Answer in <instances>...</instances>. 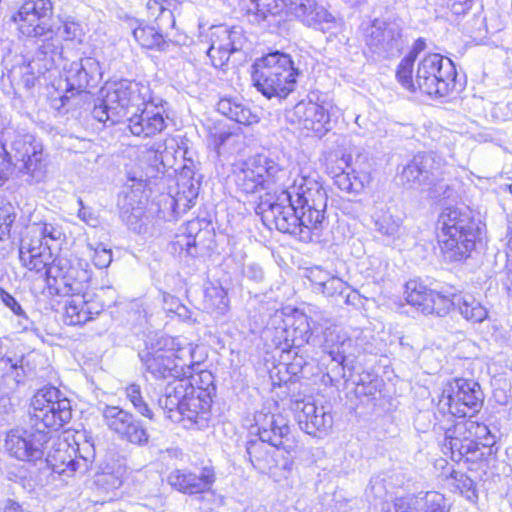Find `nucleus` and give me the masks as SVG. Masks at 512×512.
Listing matches in <instances>:
<instances>
[{"label":"nucleus","instance_id":"f257e3e1","mask_svg":"<svg viewBox=\"0 0 512 512\" xmlns=\"http://www.w3.org/2000/svg\"><path fill=\"white\" fill-rule=\"evenodd\" d=\"M326 207L327 194L322 185L311 177L298 175L291 185L284 184L278 195L268 194L255 211L273 222L280 232L308 241L312 231L322 229Z\"/></svg>","mask_w":512,"mask_h":512},{"label":"nucleus","instance_id":"f03ea898","mask_svg":"<svg viewBox=\"0 0 512 512\" xmlns=\"http://www.w3.org/2000/svg\"><path fill=\"white\" fill-rule=\"evenodd\" d=\"M253 84L268 99H285L295 90L301 74L290 55L275 51L256 59L252 65Z\"/></svg>","mask_w":512,"mask_h":512},{"label":"nucleus","instance_id":"7ed1b4c3","mask_svg":"<svg viewBox=\"0 0 512 512\" xmlns=\"http://www.w3.org/2000/svg\"><path fill=\"white\" fill-rule=\"evenodd\" d=\"M288 174V170L274 160L257 155L242 163L235 173V184L239 190L246 194L265 191L259 197L260 201L256 206L257 208L268 194L278 195L281 187H284V181L287 180Z\"/></svg>","mask_w":512,"mask_h":512},{"label":"nucleus","instance_id":"20e7f679","mask_svg":"<svg viewBox=\"0 0 512 512\" xmlns=\"http://www.w3.org/2000/svg\"><path fill=\"white\" fill-rule=\"evenodd\" d=\"M149 98V85L142 82L121 80L105 88V95L95 105L92 115L102 123L116 124L128 116V107L144 104Z\"/></svg>","mask_w":512,"mask_h":512},{"label":"nucleus","instance_id":"39448f33","mask_svg":"<svg viewBox=\"0 0 512 512\" xmlns=\"http://www.w3.org/2000/svg\"><path fill=\"white\" fill-rule=\"evenodd\" d=\"M447 164L434 153L418 154L404 166L401 179L410 187L428 191L432 198L450 197L449 186L444 182Z\"/></svg>","mask_w":512,"mask_h":512},{"label":"nucleus","instance_id":"423d86ee","mask_svg":"<svg viewBox=\"0 0 512 512\" xmlns=\"http://www.w3.org/2000/svg\"><path fill=\"white\" fill-rule=\"evenodd\" d=\"M30 423L46 431L59 430L72 417L70 401L54 386L39 389L31 401Z\"/></svg>","mask_w":512,"mask_h":512},{"label":"nucleus","instance_id":"0eeeda50","mask_svg":"<svg viewBox=\"0 0 512 512\" xmlns=\"http://www.w3.org/2000/svg\"><path fill=\"white\" fill-rule=\"evenodd\" d=\"M457 71L451 59L438 53L426 55L418 64L416 84L423 93L448 96L456 87Z\"/></svg>","mask_w":512,"mask_h":512},{"label":"nucleus","instance_id":"6e6552de","mask_svg":"<svg viewBox=\"0 0 512 512\" xmlns=\"http://www.w3.org/2000/svg\"><path fill=\"white\" fill-rule=\"evenodd\" d=\"M483 399V392L476 381L456 378L445 384L437 406L442 413L462 418L478 412Z\"/></svg>","mask_w":512,"mask_h":512},{"label":"nucleus","instance_id":"1a4fd4ad","mask_svg":"<svg viewBox=\"0 0 512 512\" xmlns=\"http://www.w3.org/2000/svg\"><path fill=\"white\" fill-rule=\"evenodd\" d=\"M45 276L49 289H54L58 295L71 297L84 293L92 271L87 262L57 257L48 266Z\"/></svg>","mask_w":512,"mask_h":512},{"label":"nucleus","instance_id":"9d476101","mask_svg":"<svg viewBox=\"0 0 512 512\" xmlns=\"http://www.w3.org/2000/svg\"><path fill=\"white\" fill-rule=\"evenodd\" d=\"M12 165L28 176L31 182L39 183L47 174V161L42 145L30 134L18 135L11 144Z\"/></svg>","mask_w":512,"mask_h":512},{"label":"nucleus","instance_id":"9b49d317","mask_svg":"<svg viewBox=\"0 0 512 512\" xmlns=\"http://www.w3.org/2000/svg\"><path fill=\"white\" fill-rule=\"evenodd\" d=\"M50 438L49 431L31 424L29 429L11 431L6 437L5 446L15 459L35 462L43 458Z\"/></svg>","mask_w":512,"mask_h":512},{"label":"nucleus","instance_id":"f8f14e48","mask_svg":"<svg viewBox=\"0 0 512 512\" xmlns=\"http://www.w3.org/2000/svg\"><path fill=\"white\" fill-rule=\"evenodd\" d=\"M163 107L153 102L152 91L149 88V98L144 104L128 107L129 131L139 137H152L161 133L167 127V116Z\"/></svg>","mask_w":512,"mask_h":512},{"label":"nucleus","instance_id":"ddd939ff","mask_svg":"<svg viewBox=\"0 0 512 512\" xmlns=\"http://www.w3.org/2000/svg\"><path fill=\"white\" fill-rule=\"evenodd\" d=\"M57 445L58 447L53 452L49 451L47 454V462L53 472L70 477L76 472L84 473L88 470L89 463L95 455L94 445L90 440L86 439L82 447L77 444L79 455H76L73 448L71 449L75 453L74 457L69 453L70 446L67 442L62 441Z\"/></svg>","mask_w":512,"mask_h":512},{"label":"nucleus","instance_id":"4468645a","mask_svg":"<svg viewBox=\"0 0 512 512\" xmlns=\"http://www.w3.org/2000/svg\"><path fill=\"white\" fill-rule=\"evenodd\" d=\"M102 416L108 429L117 435L120 440L138 446H144L148 443L149 434L147 430L132 413L118 406H106L103 409Z\"/></svg>","mask_w":512,"mask_h":512},{"label":"nucleus","instance_id":"2eb2a0df","mask_svg":"<svg viewBox=\"0 0 512 512\" xmlns=\"http://www.w3.org/2000/svg\"><path fill=\"white\" fill-rule=\"evenodd\" d=\"M52 9L50 0H26L12 19L23 35L42 37L53 31L48 25Z\"/></svg>","mask_w":512,"mask_h":512},{"label":"nucleus","instance_id":"dca6fc26","mask_svg":"<svg viewBox=\"0 0 512 512\" xmlns=\"http://www.w3.org/2000/svg\"><path fill=\"white\" fill-rule=\"evenodd\" d=\"M63 76L66 82V93L72 96L94 87L101 76L99 62L92 57L82 58L69 65L63 66ZM70 96L64 94L60 97L61 106H65Z\"/></svg>","mask_w":512,"mask_h":512},{"label":"nucleus","instance_id":"f3484780","mask_svg":"<svg viewBox=\"0 0 512 512\" xmlns=\"http://www.w3.org/2000/svg\"><path fill=\"white\" fill-rule=\"evenodd\" d=\"M254 421L259 439L289 452L292 445L290 444V426L286 417L263 409L255 414Z\"/></svg>","mask_w":512,"mask_h":512},{"label":"nucleus","instance_id":"a211bd4d","mask_svg":"<svg viewBox=\"0 0 512 512\" xmlns=\"http://www.w3.org/2000/svg\"><path fill=\"white\" fill-rule=\"evenodd\" d=\"M437 238L445 242L446 251L452 249L453 238L456 233L465 231L471 235V231L477 229L471 211L467 207H447L439 215L437 222Z\"/></svg>","mask_w":512,"mask_h":512},{"label":"nucleus","instance_id":"6ab92c4d","mask_svg":"<svg viewBox=\"0 0 512 512\" xmlns=\"http://www.w3.org/2000/svg\"><path fill=\"white\" fill-rule=\"evenodd\" d=\"M282 447H276L262 439L251 440L247 443L246 451L252 466L261 473H268L273 468L280 467L290 470L293 461L282 455Z\"/></svg>","mask_w":512,"mask_h":512},{"label":"nucleus","instance_id":"aec40b11","mask_svg":"<svg viewBox=\"0 0 512 512\" xmlns=\"http://www.w3.org/2000/svg\"><path fill=\"white\" fill-rule=\"evenodd\" d=\"M212 398L210 393L204 389L189 391L182 404V412L175 411L171 421L178 423L184 420L202 429L208 425L211 417Z\"/></svg>","mask_w":512,"mask_h":512},{"label":"nucleus","instance_id":"412c9836","mask_svg":"<svg viewBox=\"0 0 512 512\" xmlns=\"http://www.w3.org/2000/svg\"><path fill=\"white\" fill-rule=\"evenodd\" d=\"M293 409L300 429L309 435L326 432L333 425L330 411L311 399L295 401Z\"/></svg>","mask_w":512,"mask_h":512},{"label":"nucleus","instance_id":"4be33fe9","mask_svg":"<svg viewBox=\"0 0 512 512\" xmlns=\"http://www.w3.org/2000/svg\"><path fill=\"white\" fill-rule=\"evenodd\" d=\"M139 357L145 366V370L154 378L165 379L168 377L179 378L182 370L179 369L174 353L171 350H165L161 346V341H157L154 346L146 347L139 353Z\"/></svg>","mask_w":512,"mask_h":512},{"label":"nucleus","instance_id":"5701e85b","mask_svg":"<svg viewBox=\"0 0 512 512\" xmlns=\"http://www.w3.org/2000/svg\"><path fill=\"white\" fill-rule=\"evenodd\" d=\"M383 510L385 512H449L445 497L435 491L396 498Z\"/></svg>","mask_w":512,"mask_h":512},{"label":"nucleus","instance_id":"b1692460","mask_svg":"<svg viewBox=\"0 0 512 512\" xmlns=\"http://www.w3.org/2000/svg\"><path fill=\"white\" fill-rule=\"evenodd\" d=\"M99 294L80 293L71 296L64 307V322L67 325H83L98 316L105 307Z\"/></svg>","mask_w":512,"mask_h":512},{"label":"nucleus","instance_id":"393cba45","mask_svg":"<svg viewBox=\"0 0 512 512\" xmlns=\"http://www.w3.org/2000/svg\"><path fill=\"white\" fill-rule=\"evenodd\" d=\"M367 44L378 54L394 56L403 46L400 32L385 21L375 20L367 33Z\"/></svg>","mask_w":512,"mask_h":512},{"label":"nucleus","instance_id":"a878e982","mask_svg":"<svg viewBox=\"0 0 512 512\" xmlns=\"http://www.w3.org/2000/svg\"><path fill=\"white\" fill-rule=\"evenodd\" d=\"M293 121L303 129L313 131L319 135L331 129L330 115L326 107L312 101H301L293 109Z\"/></svg>","mask_w":512,"mask_h":512},{"label":"nucleus","instance_id":"bb28decb","mask_svg":"<svg viewBox=\"0 0 512 512\" xmlns=\"http://www.w3.org/2000/svg\"><path fill=\"white\" fill-rule=\"evenodd\" d=\"M19 259L24 267L37 273L42 271L45 273L54 260L50 246L26 233L20 242Z\"/></svg>","mask_w":512,"mask_h":512},{"label":"nucleus","instance_id":"cd10ccee","mask_svg":"<svg viewBox=\"0 0 512 512\" xmlns=\"http://www.w3.org/2000/svg\"><path fill=\"white\" fill-rule=\"evenodd\" d=\"M237 34L226 26H216L211 29V43L207 55L215 68H223L231 54L238 50L235 41Z\"/></svg>","mask_w":512,"mask_h":512},{"label":"nucleus","instance_id":"c85d7f7f","mask_svg":"<svg viewBox=\"0 0 512 512\" xmlns=\"http://www.w3.org/2000/svg\"><path fill=\"white\" fill-rule=\"evenodd\" d=\"M284 8L308 27L323 29L324 24L331 23L333 16L316 0H283Z\"/></svg>","mask_w":512,"mask_h":512},{"label":"nucleus","instance_id":"c756f323","mask_svg":"<svg viewBox=\"0 0 512 512\" xmlns=\"http://www.w3.org/2000/svg\"><path fill=\"white\" fill-rule=\"evenodd\" d=\"M214 480V471L208 467L201 469L198 474L186 470H175L168 476V482L172 487L187 494L210 490Z\"/></svg>","mask_w":512,"mask_h":512},{"label":"nucleus","instance_id":"7c9ffc66","mask_svg":"<svg viewBox=\"0 0 512 512\" xmlns=\"http://www.w3.org/2000/svg\"><path fill=\"white\" fill-rule=\"evenodd\" d=\"M42 43L39 44L35 57L28 63L29 68H37L39 74H45L63 62L62 43L54 32L43 35Z\"/></svg>","mask_w":512,"mask_h":512},{"label":"nucleus","instance_id":"2f4dec72","mask_svg":"<svg viewBox=\"0 0 512 512\" xmlns=\"http://www.w3.org/2000/svg\"><path fill=\"white\" fill-rule=\"evenodd\" d=\"M189 391H193V385L186 378L175 379L166 386L163 396L158 400V405L168 419L171 420L175 411L182 412V404Z\"/></svg>","mask_w":512,"mask_h":512},{"label":"nucleus","instance_id":"473e14b6","mask_svg":"<svg viewBox=\"0 0 512 512\" xmlns=\"http://www.w3.org/2000/svg\"><path fill=\"white\" fill-rule=\"evenodd\" d=\"M477 234L478 229L472 230L470 236L464 230L456 233L452 237L453 242L450 251H446L444 248L445 242H442V239H438L443 257L449 262H460L467 259L475 248Z\"/></svg>","mask_w":512,"mask_h":512},{"label":"nucleus","instance_id":"72a5a7b5","mask_svg":"<svg viewBox=\"0 0 512 512\" xmlns=\"http://www.w3.org/2000/svg\"><path fill=\"white\" fill-rule=\"evenodd\" d=\"M445 446L452 453V457L461 460L463 457L473 460L474 455L479 451V442L472 439L468 434H458L455 432V426L448 429L445 433Z\"/></svg>","mask_w":512,"mask_h":512},{"label":"nucleus","instance_id":"f704fd0d","mask_svg":"<svg viewBox=\"0 0 512 512\" xmlns=\"http://www.w3.org/2000/svg\"><path fill=\"white\" fill-rule=\"evenodd\" d=\"M433 290L424 284L411 280L406 283V300L423 314H433V305H430Z\"/></svg>","mask_w":512,"mask_h":512},{"label":"nucleus","instance_id":"c9c22d12","mask_svg":"<svg viewBox=\"0 0 512 512\" xmlns=\"http://www.w3.org/2000/svg\"><path fill=\"white\" fill-rule=\"evenodd\" d=\"M283 10V0H251L247 13L251 22L260 24L261 22L270 23V18L279 15Z\"/></svg>","mask_w":512,"mask_h":512},{"label":"nucleus","instance_id":"e433bc0d","mask_svg":"<svg viewBox=\"0 0 512 512\" xmlns=\"http://www.w3.org/2000/svg\"><path fill=\"white\" fill-rule=\"evenodd\" d=\"M217 109L221 114L239 124L251 125L259 120L249 107L232 99H221L217 104Z\"/></svg>","mask_w":512,"mask_h":512},{"label":"nucleus","instance_id":"4c0bfd02","mask_svg":"<svg viewBox=\"0 0 512 512\" xmlns=\"http://www.w3.org/2000/svg\"><path fill=\"white\" fill-rule=\"evenodd\" d=\"M456 306L466 320L474 323H481L488 316V310L470 294L458 295Z\"/></svg>","mask_w":512,"mask_h":512},{"label":"nucleus","instance_id":"58836bf2","mask_svg":"<svg viewBox=\"0 0 512 512\" xmlns=\"http://www.w3.org/2000/svg\"><path fill=\"white\" fill-rule=\"evenodd\" d=\"M133 36L142 47L147 49L164 51L170 45V42L164 39L162 33L153 26L140 25L133 30Z\"/></svg>","mask_w":512,"mask_h":512},{"label":"nucleus","instance_id":"ea45409f","mask_svg":"<svg viewBox=\"0 0 512 512\" xmlns=\"http://www.w3.org/2000/svg\"><path fill=\"white\" fill-rule=\"evenodd\" d=\"M455 432L458 434H468L469 437L475 439L483 447L490 446L493 443V437L488 426L473 420L456 423Z\"/></svg>","mask_w":512,"mask_h":512},{"label":"nucleus","instance_id":"a19ab883","mask_svg":"<svg viewBox=\"0 0 512 512\" xmlns=\"http://www.w3.org/2000/svg\"><path fill=\"white\" fill-rule=\"evenodd\" d=\"M26 234L48 246L51 242L62 241L64 238L61 226L51 223H34L27 227Z\"/></svg>","mask_w":512,"mask_h":512},{"label":"nucleus","instance_id":"79ce46f5","mask_svg":"<svg viewBox=\"0 0 512 512\" xmlns=\"http://www.w3.org/2000/svg\"><path fill=\"white\" fill-rule=\"evenodd\" d=\"M374 225L377 232L383 236L395 239L399 236L401 230V221L394 218L388 211H377L373 215Z\"/></svg>","mask_w":512,"mask_h":512},{"label":"nucleus","instance_id":"37998d69","mask_svg":"<svg viewBox=\"0 0 512 512\" xmlns=\"http://www.w3.org/2000/svg\"><path fill=\"white\" fill-rule=\"evenodd\" d=\"M125 395L139 414L150 420L154 419V414L143 397L140 385L135 383L129 384L125 388Z\"/></svg>","mask_w":512,"mask_h":512},{"label":"nucleus","instance_id":"c03bdc74","mask_svg":"<svg viewBox=\"0 0 512 512\" xmlns=\"http://www.w3.org/2000/svg\"><path fill=\"white\" fill-rule=\"evenodd\" d=\"M226 291L220 286H211L205 290L206 307L216 310L218 314H224L228 308Z\"/></svg>","mask_w":512,"mask_h":512},{"label":"nucleus","instance_id":"a18cd8bd","mask_svg":"<svg viewBox=\"0 0 512 512\" xmlns=\"http://www.w3.org/2000/svg\"><path fill=\"white\" fill-rule=\"evenodd\" d=\"M414 62L411 57H404L398 65L396 77L401 85L409 90L416 91L418 89L416 79L413 80L412 72Z\"/></svg>","mask_w":512,"mask_h":512},{"label":"nucleus","instance_id":"49530a36","mask_svg":"<svg viewBox=\"0 0 512 512\" xmlns=\"http://www.w3.org/2000/svg\"><path fill=\"white\" fill-rule=\"evenodd\" d=\"M179 152H181V149L176 147L173 141H171V144L165 141V150L161 151L160 161L158 162L161 165L160 169L163 173L167 169H174L175 171L178 170Z\"/></svg>","mask_w":512,"mask_h":512},{"label":"nucleus","instance_id":"de8ad7c7","mask_svg":"<svg viewBox=\"0 0 512 512\" xmlns=\"http://www.w3.org/2000/svg\"><path fill=\"white\" fill-rule=\"evenodd\" d=\"M431 304L433 305V313L438 316H443L449 312L451 307L456 306V297L458 295H452V297H448L443 295L435 290L432 292Z\"/></svg>","mask_w":512,"mask_h":512},{"label":"nucleus","instance_id":"09e8293b","mask_svg":"<svg viewBox=\"0 0 512 512\" xmlns=\"http://www.w3.org/2000/svg\"><path fill=\"white\" fill-rule=\"evenodd\" d=\"M170 0H147L146 9L149 17L155 18V20L161 18L172 19L173 14L169 8Z\"/></svg>","mask_w":512,"mask_h":512},{"label":"nucleus","instance_id":"8fccbe9b","mask_svg":"<svg viewBox=\"0 0 512 512\" xmlns=\"http://www.w3.org/2000/svg\"><path fill=\"white\" fill-rule=\"evenodd\" d=\"M317 283L318 289L328 297L342 295L347 290L346 283L338 277H330Z\"/></svg>","mask_w":512,"mask_h":512},{"label":"nucleus","instance_id":"3c124183","mask_svg":"<svg viewBox=\"0 0 512 512\" xmlns=\"http://www.w3.org/2000/svg\"><path fill=\"white\" fill-rule=\"evenodd\" d=\"M165 150V141L155 142L150 147L146 148L143 152V159L148 163V165L157 173H163L160 169V157L161 151Z\"/></svg>","mask_w":512,"mask_h":512},{"label":"nucleus","instance_id":"603ef678","mask_svg":"<svg viewBox=\"0 0 512 512\" xmlns=\"http://www.w3.org/2000/svg\"><path fill=\"white\" fill-rule=\"evenodd\" d=\"M0 301L8 307L15 315L22 318L20 324L24 330L28 329V318L18 301L6 290L0 287Z\"/></svg>","mask_w":512,"mask_h":512},{"label":"nucleus","instance_id":"864d4df0","mask_svg":"<svg viewBox=\"0 0 512 512\" xmlns=\"http://www.w3.org/2000/svg\"><path fill=\"white\" fill-rule=\"evenodd\" d=\"M334 184L342 191L347 193L357 192L362 184L356 177H351L349 173L341 171L334 175Z\"/></svg>","mask_w":512,"mask_h":512},{"label":"nucleus","instance_id":"5fc2aeb1","mask_svg":"<svg viewBox=\"0 0 512 512\" xmlns=\"http://www.w3.org/2000/svg\"><path fill=\"white\" fill-rule=\"evenodd\" d=\"M456 488L460 493L465 496L469 501H475L478 496L476 493L474 481L466 475L460 473L455 476Z\"/></svg>","mask_w":512,"mask_h":512},{"label":"nucleus","instance_id":"6e6d98bb","mask_svg":"<svg viewBox=\"0 0 512 512\" xmlns=\"http://www.w3.org/2000/svg\"><path fill=\"white\" fill-rule=\"evenodd\" d=\"M335 338H339V336H335ZM344 345V341L341 344L334 343V334L332 331L328 330L325 332V350L329 353L334 361L342 362L345 359L344 351L342 350V346Z\"/></svg>","mask_w":512,"mask_h":512},{"label":"nucleus","instance_id":"4d7b16f0","mask_svg":"<svg viewBox=\"0 0 512 512\" xmlns=\"http://www.w3.org/2000/svg\"><path fill=\"white\" fill-rule=\"evenodd\" d=\"M92 261L99 269L107 268L112 262V251L99 244L94 248Z\"/></svg>","mask_w":512,"mask_h":512},{"label":"nucleus","instance_id":"13d9d810","mask_svg":"<svg viewBox=\"0 0 512 512\" xmlns=\"http://www.w3.org/2000/svg\"><path fill=\"white\" fill-rule=\"evenodd\" d=\"M12 163L11 152H8L5 145L0 141V185L8 179Z\"/></svg>","mask_w":512,"mask_h":512},{"label":"nucleus","instance_id":"bf43d9fd","mask_svg":"<svg viewBox=\"0 0 512 512\" xmlns=\"http://www.w3.org/2000/svg\"><path fill=\"white\" fill-rule=\"evenodd\" d=\"M62 34L65 40H77L81 41L84 32L81 25L73 20H67L64 22L62 27Z\"/></svg>","mask_w":512,"mask_h":512},{"label":"nucleus","instance_id":"052dcab7","mask_svg":"<svg viewBox=\"0 0 512 512\" xmlns=\"http://www.w3.org/2000/svg\"><path fill=\"white\" fill-rule=\"evenodd\" d=\"M242 273L246 278L254 282H261L264 279V271L262 267L256 263L244 265Z\"/></svg>","mask_w":512,"mask_h":512},{"label":"nucleus","instance_id":"680f3d73","mask_svg":"<svg viewBox=\"0 0 512 512\" xmlns=\"http://www.w3.org/2000/svg\"><path fill=\"white\" fill-rule=\"evenodd\" d=\"M15 220V215L11 213L10 206L0 207V229L9 234L10 227Z\"/></svg>","mask_w":512,"mask_h":512},{"label":"nucleus","instance_id":"e2e57ef3","mask_svg":"<svg viewBox=\"0 0 512 512\" xmlns=\"http://www.w3.org/2000/svg\"><path fill=\"white\" fill-rule=\"evenodd\" d=\"M28 64L21 67L22 82L26 88H31L35 85L37 78L41 75L37 72V68L27 69Z\"/></svg>","mask_w":512,"mask_h":512},{"label":"nucleus","instance_id":"0e129e2a","mask_svg":"<svg viewBox=\"0 0 512 512\" xmlns=\"http://www.w3.org/2000/svg\"><path fill=\"white\" fill-rule=\"evenodd\" d=\"M187 155H188V151L186 149L185 150L181 149V152H179V156L181 157V160H179L177 168L181 169L186 176H191L193 174V170H194V162Z\"/></svg>","mask_w":512,"mask_h":512},{"label":"nucleus","instance_id":"69168bd1","mask_svg":"<svg viewBox=\"0 0 512 512\" xmlns=\"http://www.w3.org/2000/svg\"><path fill=\"white\" fill-rule=\"evenodd\" d=\"M79 204L81 205V208L78 211V217L86 224L90 226H95L97 223V219L94 216V214L91 212L90 209H87L83 206V202L81 199H79Z\"/></svg>","mask_w":512,"mask_h":512},{"label":"nucleus","instance_id":"338daca9","mask_svg":"<svg viewBox=\"0 0 512 512\" xmlns=\"http://www.w3.org/2000/svg\"><path fill=\"white\" fill-rule=\"evenodd\" d=\"M1 363L5 364V367L9 366V369L14 375L16 382H21L24 377V369L22 366H18L17 363H13L11 359H1Z\"/></svg>","mask_w":512,"mask_h":512},{"label":"nucleus","instance_id":"774afa93","mask_svg":"<svg viewBox=\"0 0 512 512\" xmlns=\"http://www.w3.org/2000/svg\"><path fill=\"white\" fill-rule=\"evenodd\" d=\"M0 512H24V510L17 502L7 499L0 508Z\"/></svg>","mask_w":512,"mask_h":512}]
</instances>
